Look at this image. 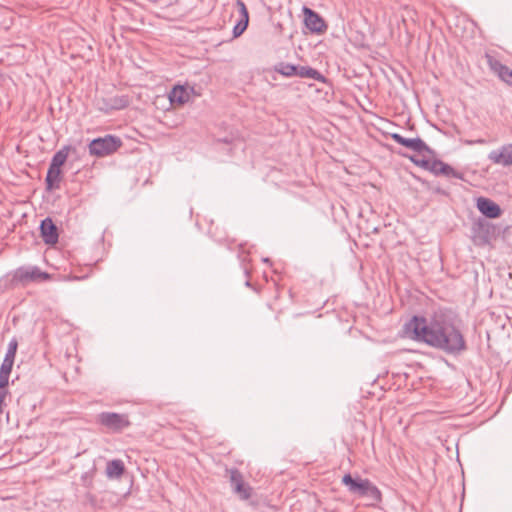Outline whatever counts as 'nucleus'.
<instances>
[{
	"label": "nucleus",
	"mask_w": 512,
	"mask_h": 512,
	"mask_svg": "<svg viewBox=\"0 0 512 512\" xmlns=\"http://www.w3.org/2000/svg\"><path fill=\"white\" fill-rule=\"evenodd\" d=\"M405 334L448 355L458 356L467 350V343L459 324L445 314L427 319L413 316L404 324Z\"/></svg>",
	"instance_id": "1"
},
{
	"label": "nucleus",
	"mask_w": 512,
	"mask_h": 512,
	"mask_svg": "<svg viewBox=\"0 0 512 512\" xmlns=\"http://www.w3.org/2000/svg\"><path fill=\"white\" fill-rule=\"evenodd\" d=\"M342 483L348 487L350 493L360 497H368L373 501L381 500L380 490L369 480L362 478H353L351 474H345Z\"/></svg>",
	"instance_id": "2"
},
{
	"label": "nucleus",
	"mask_w": 512,
	"mask_h": 512,
	"mask_svg": "<svg viewBox=\"0 0 512 512\" xmlns=\"http://www.w3.org/2000/svg\"><path fill=\"white\" fill-rule=\"evenodd\" d=\"M122 145L119 137L106 135L92 140L88 146L89 153L96 157H105L117 151Z\"/></svg>",
	"instance_id": "3"
},
{
	"label": "nucleus",
	"mask_w": 512,
	"mask_h": 512,
	"mask_svg": "<svg viewBox=\"0 0 512 512\" xmlns=\"http://www.w3.org/2000/svg\"><path fill=\"white\" fill-rule=\"evenodd\" d=\"M98 422L108 430L119 433L131 425L127 414L115 412H102L98 415Z\"/></svg>",
	"instance_id": "4"
},
{
	"label": "nucleus",
	"mask_w": 512,
	"mask_h": 512,
	"mask_svg": "<svg viewBox=\"0 0 512 512\" xmlns=\"http://www.w3.org/2000/svg\"><path fill=\"white\" fill-rule=\"evenodd\" d=\"M14 279L23 285L30 282H43L51 279V275L37 266L19 267L14 273Z\"/></svg>",
	"instance_id": "5"
},
{
	"label": "nucleus",
	"mask_w": 512,
	"mask_h": 512,
	"mask_svg": "<svg viewBox=\"0 0 512 512\" xmlns=\"http://www.w3.org/2000/svg\"><path fill=\"white\" fill-rule=\"evenodd\" d=\"M226 472L233 492L238 495L239 499L249 500L252 496L253 488L245 483L242 473L236 468L227 469Z\"/></svg>",
	"instance_id": "6"
},
{
	"label": "nucleus",
	"mask_w": 512,
	"mask_h": 512,
	"mask_svg": "<svg viewBox=\"0 0 512 512\" xmlns=\"http://www.w3.org/2000/svg\"><path fill=\"white\" fill-rule=\"evenodd\" d=\"M130 101L128 96L115 95L112 97H100L96 98L95 105L99 111L109 113L113 110L124 109L129 105Z\"/></svg>",
	"instance_id": "7"
},
{
	"label": "nucleus",
	"mask_w": 512,
	"mask_h": 512,
	"mask_svg": "<svg viewBox=\"0 0 512 512\" xmlns=\"http://www.w3.org/2000/svg\"><path fill=\"white\" fill-rule=\"evenodd\" d=\"M390 137L396 143L409 148L418 154L432 153L431 148L421 138H405L399 133H392Z\"/></svg>",
	"instance_id": "8"
},
{
	"label": "nucleus",
	"mask_w": 512,
	"mask_h": 512,
	"mask_svg": "<svg viewBox=\"0 0 512 512\" xmlns=\"http://www.w3.org/2000/svg\"><path fill=\"white\" fill-rule=\"evenodd\" d=\"M302 11L304 23L311 32L320 34L326 31L327 25L318 13L306 6L303 7Z\"/></svg>",
	"instance_id": "9"
},
{
	"label": "nucleus",
	"mask_w": 512,
	"mask_h": 512,
	"mask_svg": "<svg viewBox=\"0 0 512 512\" xmlns=\"http://www.w3.org/2000/svg\"><path fill=\"white\" fill-rule=\"evenodd\" d=\"M487 64L490 70L496 74L503 82L512 86V70L502 64L497 58L486 54Z\"/></svg>",
	"instance_id": "10"
},
{
	"label": "nucleus",
	"mask_w": 512,
	"mask_h": 512,
	"mask_svg": "<svg viewBox=\"0 0 512 512\" xmlns=\"http://www.w3.org/2000/svg\"><path fill=\"white\" fill-rule=\"evenodd\" d=\"M39 229L45 244L54 245L58 242V228L50 217H47L41 221Z\"/></svg>",
	"instance_id": "11"
},
{
	"label": "nucleus",
	"mask_w": 512,
	"mask_h": 512,
	"mask_svg": "<svg viewBox=\"0 0 512 512\" xmlns=\"http://www.w3.org/2000/svg\"><path fill=\"white\" fill-rule=\"evenodd\" d=\"M488 159L497 165H512V144H506L489 152Z\"/></svg>",
	"instance_id": "12"
},
{
	"label": "nucleus",
	"mask_w": 512,
	"mask_h": 512,
	"mask_svg": "<svg viewBox=\"0 0 512 512\" xmlns=\"http://www.w3.org/2000/svg\"><path fill=\"white\" fill-rule=\"evenodd\" d=\"M477 208L478 210L488 218H497L501 215V208L494 201L480 197L477 200Z\"/></svg>",
	"instance_id": "13"
},
{
	"label": "nucleus",
	"mask_w": 512,
	"mask_h": 512,
	"mask_svg": "<svg viewBox=\"0 0 512 512\" xmlns=\"http://www.w3.org/2000/svg\"><path fill=\"white\" fill-rule=\"evenodd\" d=\"M61 174H62V170L60 168H55V167L49 166L47 174H46V178H45L46 189L48 191H52V190L60 188V182L62 179Z\"/></svg>",
	"instance_id": "14"
},
{
	"label": "nucleus",
	"mask_w": 512,
	"mask_h": 512,
	"mask_svg": "<svg viewBox=\"0 0 512 512\" xmlns=\"http://www.w3.org/2000/svg\"><path fill=\"white\" fill-rule=\"evenodd\" d=\"M17 347H18V344L15 339H13L9 342L7 352L5 354L4 360H3L0 368L12 370Z\"/></svg>",
	"instance_id": "15"
},
{
	"label": "nucleus",
	"mask_w": 512,
	"mask_h": 512,
	"mask_svg": "<svg viewBox=\"0 0 512 512\" xmlns=\"http://www.w3.org/2000/svg\"><path fill=\"white\" fill-rule=\"evenodd\" d=\"M169 99L171 103L185 104L189 101L190 95L183 86H176L172 89Z\"/></svg>",
	"instance_id": "16"
},
{
	"label": "nucleus",
	"mask_w": 512,
	"mask_h": 512,
	"mask_svg": "<svg viewBox=\"0 0 512 512\" xmlns=\"http://www.w3.org/2000/svg\"><path fill=\"white\" fill-rule=\"evenodd\" d=\"M72 150L71 146H64L58 150L52 157L50 165L55 168H60L65 164L69 156V152Z\"/></svg>",
	"instance_id": "17"
},
{
	"label": "nucleus",
	"mask_w": 512,
	"mask_h": 512,
	"mask_svg": "<svg viewBox=\"0 0 512 512\" xmlns=\"http://www.w3.org/2000/svg\"><path fill=\"white\" fill-rule=\"evenodd\" d=\"M298 76L301 78L314 79L322 83L326 82V78L324 75H322L318 70L309 66H299Z\"/></svg>",
	"instance_id": "18"
},
{
	"label": "nucleus",
	"mask_w": 512,
	"mask_h": 512,
	"mask_svg": "<svg viewBox=\"0 0 512 512\" xmlns=\"http://www.w3.org/2000/svg\"><path fill=\"white\" fill-rule=\"evenodd\" d=\"M124 470V463L119 459L109 461L106 466V474L109 478H119Z\"/></svg>",
	"instance_id": "19"
},
{
	"label": "nucleus",
	"mask_w": 512,
	"mask_h": 512,
	"mask_svg": "<svg viewBox=\"0 0 512 512\" xmlns=\"http://www.w3.org/2000/svg\"><path fill=\"white\" fill-rule=\"evenodd\" d=\"M298 67V65L282 62L275 67V71L286 77L298 76Z\"/></svg>",
	"instance_id": "20"
},
{
	"label": "nucleus",
	"mask_w": 512,
	"mask_h": 512,
	"mask_svg": "<svg viewBox=\"0 0 512 512\" xmlns=\"http://www.w3.org/2000/svg\"><path fill=\"white\" fill-rule=\"evenodd\" d=\"M440 175H444L449 178H456V179H464V176L461 172L456 171L453 167H451L449 164L444 163L440 168Z\"/></svg>",
	"instance_id": "21"
},
{
	"label": "nucleus",
	"mask_w": 512,
	"mask_h": 512,
	"mask_svg": "<svg viewBox=\"0 0 512 512\" xmlns=\"http://www.w3.org/2000/svg\"><path fill=\"white\" fill-rule=\"evenodd\" d=\"M248 23L249 21H246L244 19H240L236 25L234 26L233 28V35L234 37H239L240 35H242L244 33V31L247 29L248 27Z\"/></svg>",
	"instance_id": "22"
},
{
	"label": "nucleus",
	"mask_w": 512,
	"mask_h": 512,
	"mask_svg": "<svg viewBox=\"0 0 512 512\" xmlns=\"http://www.w3.org/2000/svg\"><path fill=\"white\" fill-rule=\"evenodd\" d=\"M11 370L0 368V389L6 390Z\"/></svg>",
	"instance_id": "23"
},
{
	"label": "nucleus",
	"mask_w": 512,
	"mask_h": 512,
	"mask_svg": "<svg viewBox=\"0 0 512 512\" xmlns=\"http://www.w3.org/2000/svg\"><path fill=\"white\" fill-rule=\"evenodd\" d=\"M443 165V161L435 159L430 161V164L428 166V169L430 172H432L434 175L438 176L440 175V168Z\"/></svg>",
	"instance_id": "24"
},
{
	"label": "nucleus",
	"mask_w": 512,
	"mask_h": 512,
	"mask_svg": "<svg viewBox=\"0 0 512 512\" xmlns=\"http://www.w3.org/2000/svg\"><path fill=\"white\" fill-rule=\"evenodd\" d=\"M237 5L239 6V10H240V15H241L240 19L249 21V14H248V10L246 8L245 3L242 0H238Z\"/></svg>",
	"instance_id": "25"
},
{
	"label": "nucleus",
	"mask_w": 512,
	"mask_h": 512,
	"mask_svg": "<svg viewBox=\"0 0 512 512\" xmlns=\"http://www.w3.org/2000/svg\"><path fill=\"white\" fill-rule=\"evenodd\" d=\"M237 5L239 6V10H240V15H241L240 19L249 21V14H248V10L246 8L245 3L242 0H238Z\"/></svg>",
	"instance_id": "26"
},
{
	"label": "nucleus",
	"mask_w": 512,
	"mask_h": 512,
	"mask_svg": "<svg viewBox=\"0 0 512 512\" xmlns=\"http://www.w3.org/2000/svg\"><path fill=\"white\" fill-rule=\"evenodd\" d=\"M410 159H411V161H412V162H414L416 165H419V166H421L422 168H424V169H426V170L428 169V166H429L430 161H431V160H426V159H416V158H414V157H411Z\"/></svg>",
	"instance_id": "27"
},
{
	"label": "nucleus",
	"mask_w": 512,
	"mask_h": 512,
	"mask_svg": "<svg viewBox=\"0 0 512 512\" xmlns=\"http://www.w3.org/2000/svg\"><path fill=\"white\" fill-rule=\"evenodd\" d=\"M234 137L233 136H226V137H223V138H218L216 141L218 143H224V144H232L234 142Z\"/></svg>",
	"instance_id": "28"
},
{
	"label": "nucleus",
	"mask_w": 512,
	"mask_h": 512,
	"mask_svg": "<svg viewBox=\"0 0 512 512\" xmlns=\"http://www.w3.org/2000/svg\"><path fill=\"white\" fill-rule=\"evenodd\" d=\"M7 395V390L0 389V413H3V403Z\"/></svg>",
	"instance_id": "29"
},
{
	"label": "nucleus",
	"mask_w": 512,
	"mask_h": 512,
	"mask_svg": "<svg viewBox=\"0 0 512 512\" xmlns=\"http://www.w3.org/2000/svg\"><path fill=\"white\" fill-rule=\"evenodd\" d=\"M244 273H245L246 277L250 276V272H249L248 268H244Z\"/></svg>",
	"instance_id": "30"
},
{
	"label": "nucleus",
	"mask_w": 512,
	"mask_h": 512,
	"mask_svg": "<svg viewBox=\"0 0 512 512\" xmlns=\"http://www.w3.org/2000/svg\"><path fill=\"white\" fill-rule=\"evenodd\" d=\"M245 285H246V286H248V287H250V286H251L250 281H249V280H247V281L245 282Z\"/></svg>",
	"instance_id": "31"
},
{
	"label": "nucleus",
	"mask_w": 512,
	"mask_h": 512,
	"mask_svg": "<svg viewBox=\"0 0 512 512\" xmlns=\"http://www.w3.org/2000/svg\"><path fill=\"white\" fill-rule=\"evenodd\" d=\"M264 262H265V263H268V262H269V259H268V258H265V259H264Z\"/></svg>",
	"instance_id": "32"
}]
</instances>
